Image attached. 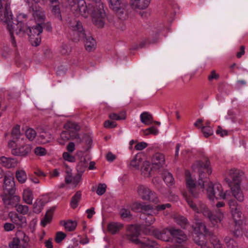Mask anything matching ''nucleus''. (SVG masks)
<instances>
[{
  "label": "nucleus",
  "mask_w": 248,
  "mask_h": 248,
  "mask_svg": "<svg viewBox=\"0 0 248 248\" xmlns=\"http://www.w3.org/2000/svg\"><path fill=\"white\" fill-rule=\"evenodd\" d=\"M17 216V214L15 213L14 214L13 213L10 212L9 214V216L10 217L12 221L16 224L17 226H18L19 227H21V223H20L18 219H17V217H16Z\"/></svg>",
  "instance_id": "obj_47"
},
{
  "label": "nucleus",
  "mask_w": 248,
  "mask_h": 248,
  "mask_svg": "<svg viewBox=\"0 0 248 248\" xmlns=\"http://www.w3.org/2000/svg\"><path fill=\"white\" fill-rule=\"evenodd\" d=\"M51 8V13L54 17L60 21H62V17L60 10V3L55 4L53 5H50Z\"/></svg>",
  "instance_id": "obj_26"
},
{
  "label": "nucleus",
  "mask_w": 248,
  "mask_h": 248,
  "mask_svg": "<svg viewBox=\"0 0 248 248\" xmlns=\"http://www.w3.org/2000/svg\"><path fill=\"white\" fill-rule=\"evenodd\" d=\"M106 158L109 162H112L116 158V155H113L112 153L109 152L106 155Z\"/></svg>",
  "instance_id": "obj_64"
},
{
  "label": "nucleus",
  "mask_w": 248,
  "mask_h": 248,
  "mask_svg": "<svg viewBox=\"0 0 248 248\" xmlns=\"http://www.w3.org/2000/svg\"><path fill=\"white\" fill-rule=\"evenodd\" d=\"M108 6L114 12L116 13L120 19L124 20L126 16L125 12V4L121 0H107Z\"/></svg>",
  "instance_id": "obj_8"
},
{
  "label": "nucleus",
  "mask_w": 248,
  "mask_h": 248,
  "mask_svg": "<svg viewBox=\"0 0 248 248\" xmlns=\"http://www.w3.org/2000/svg\"><path fill=\"white\" fill-rule=\"evenodd\" d=\"M153 234L157 239L163 241L169 242L171 239L170 229H163L162 231L155 230L153 232Z\"/></svg>",
  "instance_id": "obj_17"
},
{
  "label": "nucleus",
  "mask_w": 248,
  "mask_h": 248,
  "mask_svg": "<svg viewBox=\"0 0 248 248\" xmlns=\"http://www.w3.org/2000/svg\"><path fill=\"white\" fill-rule=\"evenodd\" d=\"M4 228L6 231H10L15 229V226L12 223H6L4 225Z\"/></svg>",
  "instance_id": "obj_62"
},
{
  "label": "nucleus",
  "mask_w": 248,
  "mask_h": 248,
  "mask_svg": "<svg viewBox=\"0 0 248 248\" xmlns=\"http://www.w3.org/2000/svg\"><path fill=\"white\" fill-rule=\"evenodd\" d=\"M14 159L11 158H8L5 156H1L0 157V163L2 164L4 166L10 168L12 167V160Z\"/></svg>",
  "instance_id": "obj_36"
},
{
  "label": "nucleus",
  "mask_w": 248,
  "mask_h": 248,
  "mask_svg": "<svg viewBox=\"0 0 248 248\" xmlns=\"http://www.w3.org/2000/svg\"><path fill=\"white\" fill-rule=\"evenodd\" d=\"M3 190L7 193H15L16 188L14 178L12 176L5 175L4 179Z\"/></svg>",
  "instance_id": "obj_15"
},
{
  "label": "nucleus",
  "mask_w": 248,
  "mask_h": 248,
  "mask_svg": "<svg viewBox=\"0 0 248 248\" xmlns=\"http://www.w3.org/2000/svg\"><path fill=\"white\" fill-rule=\"evenodd\" d=\"M184 196L188 204L194 211L198 213H202L203 215L208 218L213 224L220 222L222 220L223 217V214H219L218 216L213 215L204 203L200 202L198 206L190 199V196L188 197L187 194L185 193L184 194Z\"/></svg>",
  "instance_id": "obj_3"
},
{
  "label": "nucleus",
  "mask_w": 248,
  "mask_h": 248,
  "mask_svg": "<svg viewBox=\"0 0 248 248\" xmlns=\"http://www.w3.org/2000/svg\"><path fill=\"white\" fill-rule=\"evenodd\" d=\"M208 197L210 200H213L214 198L218 199H225L226 193L223 192L222 186L220 184L210 183L207 188Z\"/></svg>",
  "instance_id": "obj_7"
},
{
  "label": "nucleus",
  "mask_w": 248,
  "mask_h": 248,
  "mask_svg": "<svg viewBox=\"0 0 248 248\" xmlns=\"http://www.w3.org/2000/svg\"><path fill=\"white\" fill-rule=\"evenodd\" d=\"M81 198V192L78 191L72 197L70 201V205L72 208L75 209L78 205V202Z\"/></svg>",
  "instance_id": "obj_29"
},
{
  "label": "nucleus",
  "mask_w": 248,
  "mask_h": 248,
  "mask_svg": "<svg viewBox=\"0 0 248 248\" xmlns=\"http://www.w3.org/2000/svg\"><path fill=\"white\" fill-rule=\"evenodd\" d=\"M107 186L105 184H99L98 186L96 193L98 195H102L105 193L106 190Z\"/></svg>",
  "instance_id": "obj_48"
},
{
  "label": "nucleus",
  "mask_w": 248,
  "mask_h": 248,
  "mask_svg": "<svg viewBox=\"0 0 248 248\" xmlns=\"http://www.w3.org/2000/svg\"><path fill=\"white\" fill-rule=\"evenodd\" d=\"M150 164L149 161H145L143 163L142 166L141 168V171L142 172H145V174H150L151 171L152 170L153 168H150Z\"/></svg>",
  "instance_id": "obj_38"
},
{
  "label": "nucleus",
  "mask_w": 248,
  "mask_h": 248,
  "mask_svg": "<svg viewBox=\"0 0 248 248\" xmlns=\"http://www.w3.org/2000/svg\"><path fill=\"white\" fill-rule=\"evenodd\" d=\"M229 174L232 179V182L228 178L226 179V181L231 187L232 195L238 201H243L244 195L240 186L241 177L244 174L243 172L235 169H232L230 170Z\"/></svg>",
  "instance_id": "obj_2"
},
{
  "label": "nucleus",
  "mask_w": 248,
  "mask_h": 248,
  "mask_svg": "<svg viewBox=\"0 0 248 248\" xmlns=\"http://www.w3.org/2000/svg\"><path fill=\"white\" fill-rule=\"evenodd\" d=\"M66 237V234L62 232H58L56 234L55 241L57 243H60Z\"/></svg>",
  "instance_id": "obj_42"
},
{
  "label": "nucleus",
  "mask_w": 248,
  "mask_h": 248,
  "mask_svg": "<svg viewBox=\"0 0 248 248\" xmlns=\"http://www.w3.org/2000/svg\"><path fill=\"white\" fill-rule=\"evenodd\" d=\"M120 214L121 217L123 218L131 217H132L130 211L128 209L125 208H122L120 210Z\"/></svg>",
  "instance_id": "obj_44"
},
{
  "label": "nucleus",
  "mask_w": 248,
  "mask_h": 248,
  "mask_svg": "<svg viewBox=\"0 0 248 248\" xmlns=\"http://www.w3.org/2000/svg\"><path fill=\"white\" fill-rule=\"evenodd\" d=\"M171 206L170 204V203H166L161 205H158L157 206H155V210H156L157 211H162L165 210L166 208H169Z\"/></svg>",
  "instance_id": "obj_58"
},
{
  "label": "nucleus",
  "mask_w": 248,
  "mask_h": 248,
  "mask_svg": "<svg viewBox=\"0 0 248 248\" xmlns=\"http://www.w3.org/2000/svg\"><path fill=\"white\" fill-rule=\"evenodd\" d=\"M77 131L69 130L68 133L69 134V137L72 140L77 139L79 140V142H81V139L80 138L79 134L77 132Z\"/></svg>",
  "instance_id": "obj_53"
},
{
  "label": "nucleus",
  "mask_w": 248,
  "mask_h": 248,
  "mask_svg": "<svg viewBox=\"0 0 248 248\" xmlns=\"http://www.w3.org/2000/svg\"><path fill=\"white\" fill-rule=\"evenodd\" d=\"M20 240L18 238H14L13 240L9 243V246L11 248H20Z\"/></svg>",
  "instance_id": "obj_49"
},
{
  "label": "nucleus",
  "mask_w": 248,
  "mask_h": 248,
  "mask_svg": "<svg viewBox=\"0 0 248 248\" xmlns=\"http://www.w3.org/2000/svg\"><path fill=\"white\" fill-rule=\"evenodd\" d=\"M16 176L18 182L20 183H24L27 179V175L24 170H17L16 173Z\"/></svg>",
  "instance_id": "obj_32"
},
{
  "label": "nucleus",
  "mask_w": 248,
  "mask_h": 248,
  "mask_svg": "<svg viewBox=\"0 0 248 248\" xmlns=\"http://www.w3.org/2000/svg\"><path fill=\"white\" fill-rule=\"evenodd\" d=\"M61 224L64 227L65 229L69 232L74 231L77 227V222L76 221L68 220L66 221H62Z\"/></svg>",
  "instance_id": "obj_23"
},
{
  "label": "nucleus",
  "mask_w": 248,
  "mask_h": 248,
  "mask_svg": "<svg viewBox=\"0 0 248 248\" xmlns=\"http://www.w3.org/2000/svg\"><path fill=\"white\" fill-rule=\"evenodd\" d=\"M34 153L37 155L42 156L46 155V151L44 148L41 147H37L34 149Z\"/></svg>",
  "instance_id": "obj_51"
},
{
  "label": "nucleus",
  "mask_w": 248,
  "mask_h": 248,
  "mask_svg": "<svg viewBox=\"0 0 248 248\" xmlns=\"http://www.w3.org/2000/svg\"><path fill=\"white\" fill-rule=\"evenodd\" d=\"M31 44L35 46H38L41 43V36L37 35V36H31L29 38Z\"/></svg>",
  "instance_id": "obj_40"
},
{
  "label": "nucleus",
  "mask_w": 248,
  "mask_h": 248,
  "mask_svg": "<svg viewBox=\"0 0 248 248\" xmlns=\"http://www.w3.org/2000/svg\"><path fill=\"white\" fill-rule=\"evenodd\" d=\"M88 166V162L85 157L81 156L80 161L77 166V170L78 172L83 173Z\"/></svg>",
  "instance_id": "obj_27"
},
{
  "label": "nucleus",
  "mask_w": 248,
  "mask_h": 248,
  "mask_svg": "<svg viewBox=\"0 0 248 248\" xmlns=\"http://www.w3.org/2000/svg\"><path fill=\"white\" fill-rule=\"evenodd\" d=\"M138 192L140 198L146 201H149L155 203L158 201L156 194L151 190L148 187L140 185L138 187Z\"/></svg>",
  "instance_id": "obj_9"
},
{
  "label": "nucleus",
  "mask_w": 248,
  "mask_h": 248,
  "mask_svg": "<svg viewBox=\"0 0 248 248\" xmlns=\"http://www.w3.org/2000/svg\"><path fill=\"white\" fill-rule=\"evenodd\" d=\"M123 227L124 225L122 223L112 222L108 225V229L109 232L114 234L118 232Z\"/></svg>",
  "instance_id": "obj_24"
},
{
  "label": "nucleus",
  "mask_w": 248,
  "mask_h": 248,
  "mask_svg": "<svg viewBox=\"0 0 248 248\" xmlns=\"http://www.w3.org/2000/svg\"><path fill=\"white\" fill-rule=\"evenodd\" d=\"M150 3V0H134L132 5L135 8L144 9L148 7Z\"/></svg>",
  "instance_id": "obj_22"
},
{
  "label": "nucleus",
  "mask_w": 248,
  "mask_h": 248,
  "mask_svg": "<svg viewBox=\"0 0 248 248\" xmlns=\"http://www.w3.org/2000/svg\"><path fill=\"white\" fill-rule=\"evenodd\" d=\"M165 163V156L160 153H155L152 158L153 168L158 169L161 167Z\"/></svg>",
  "instance_id": "obj_18"
},
{
  "label": "nucleus",
  "mask_w": 248,
  "mask_h": 248,
  "mask_svg": "<svg viewBox=\"0 0 248 248\" xmlns=\"http://www.w3.org/2000/svg\"><path fill=\"white\" fill-rule=\"evenodd\" d=\"M37 3L36 2L35 4L32 3L29 7V11L31 13L35 19L38 20L39 21H41L44 20L45 16L42 8L39 7Z\"/></svg>",
  "instance_id": "obj_14"
},
{
  "label": "nucleus",
  "mask_w": 248,
  "mask_h": 248,
  "mask_svg": "<svg viewBox=\"0 0 248 248\" xmlns=\"http://www.w3.org/2000/svg\"><path fill=\"white\" fill-rule=\"evenodd\" d=\"M186 187L191 196L195 198H198L199 192L196 188V183L195 180L191 178L189 172L186 173Z\"/></svg>",
  "instance_id": "obj_13"
},
{
  "label": "nucleus",
  "mask_w": 248,
  "mask_h": 248,
  "mask_svg": "<svg viewBox=\"0 0 248 248\" xmlns=\"http://www.w3.org/2000/svg\"><path fill=\"white\" fill-rule=\"evenodd\" d=\"M219 78V75L217 74L215 70H213L211 72V74L208 76V79L211 81L213 79H217Z\"/></svg>",
  "instance_id": "obj_61"
},
{
  "label": "nucleus",
  "mask_w": 248,
  "mask_h": 248,
  "mask_svg": "<svg viewBox=\"0 0 248 248\" xmlns=\"http://www.w3.org/2000/svg\"><path fill=\"white\" fill-rule=\"evenodd\" d=\"M43 28L42 26V24H38L37 25L32 27L31 28L29 29V31H28V36L29 38L31 36H37V35H40V34L43 31Z\"/></svg>",
  "instance_id": "obj_21"
},
{
  "label": "nucleus",
  "mask_w": 248,
  "mask_h": 248,
  "mask_svg": "<svg viewBox=\"0 0 248 248\" xmlns=\"http://www.w3.org/2000/svg\"><path fill=\"white\" fill-rule=\"evenodd\" d=\"M89 7L91 10V15L94 24L99 28L103 27L106 15L103 3L101 1L91 2L89 3Z\"/></svg>",
  "instance_id": "obj_4"
},
{
  "label": "nucleus",
  "mask_w": 248,
  "mask_h": 248,
  "mask_svg": "<svg viewBox=\"0 0 248 248\" xmlns=\"http://www.w3.org/2000/svg\"><path fill=\"white\" fill-rule=\"evenodd\" d=\"M229 205L232 212L236 213L237 211V202L235 200L232 199L229 201Z\"/></svg>",
  "instance_id": "obj_50"
},
{
  "label": "nucleus",
  "mask_w": 248,
  "mask_h": 248,
  "mask_svg": "<svg viewBox=\"0 0 248 248\" xmlns=\"http://www.w3.org/2000/svg\"><path fill=\"white\" fill-rule=\"evenodd\" d=\"M44 205V203L41 200H36L33 205V212L37 214L40 213L41 212Z\"/></svg>",
  "instance_id": "obj_31"
},
{
  "label": "nucleus",
  "mask_w": 248,
  "mask_h": 248,
  "mask_svg": "<svg viewBox=\"0 0 248 248\" xmlns=\"http://www.w3.org/2000/svg\"><path fill=\"white\" fill-rule=\"evenodd\" d=\"M70 28L71 31L69 32V35L72 41L75 42L83 41L85 43L86 50L89 52L95 49V40L93 38L90 32L84 29L80 21H75L70 25Z\"/></svg>",
  "instance_id": "obj_1"
},
{
  "label": "nucleus",
  "mask_w": 248,
  "mask_h": 248,
  "mask_svg": "<svg viewBox=\"0 0 248 248\" xmlns=\"http://www.w3.org/2000/svg\"><path fill=\"white\" fill-rule=\"evenodd\" d=\"M162 177L167 185L172 186L174 183V179L172 174L167 170H164L162 173Z\"/></svg>",
  "instance_id": "obj_25"
},
{
  "label": "nucleus",
  "mask_w": 248,
  "mask_h": 248,
  "mask_svg": "<svg viewBox=\"0 0 248 248\" xmlns=\"http://www.w3.org/2000/svg\"><path fill=\"white\" fill-rule=\"evenodd\" d=\"M69 128L70 129V130L78 131L80 130V127L76 123H71L67 124Z\"/></svg>",
  "instance_id": "obj_56"
},
{
  "label": "nucleus",
  "mask_w": 248,
  "mask_h": 248,
  "mask_svg": "<svg viewBox=\"0 0 248 248\" xmlns=\"http://www.w3.org/2000/svg\"><path fill=\"white\" fill-rule=\"evenodd\" d=\"M63 158L64 160L69 162H74L76 161V158L74 156L70 155L67 152H64L62 155Z\"/></svg>",
  "instance_id": "obj_52"
},
{
  "label": "nucleus",
  "mask_w": 248,
  "mask_h": 248,
  "mask_svg": "<svg viewBox=\"0 0 248 248\" xmlns=\"http://www.w3.org/2000/svg\"><path fill=\"white\" fill-rule=\"evenodd\" d=\"M224 240L227 248H237V243L230 237L226 236Z\"/></svg>",
  "instance_id": "obj_35"
},
{
  "label": "nucleus",
  "mask_w": 248,
  "mask_h": 248,
  "mask_svg": "<svg viewBox=\"0 0 248 248\" xmlns=\"http://www.w3.org/2000/svg\"><path fill=\"white\" fill-rule=\"evenodd\" d=\"M151 205H144L141 203L136 202L134 204V207L136 209H140L141 212L144 214L146 211H149Z\"/></svg>",
  "instance_id": "obj_34"
},
{
  "label": "nucleus",
  "mask_w": 248,
  "mask_h": 248,
  "mask_svg": "<svg viewBox=\"0 0 248 248\" xmlns=\"http://www.w3.org/2000/svg\"><path fill=\"white\" fill-rule=\"evenodd\" d=\"M23 199L26 203L31 204L33 199L32 192L29 190H24L23 194Z\"/></svg>",
  "instance_id": "obj_30"
},
{
  "label": "nucleus",
  "mask_w": 248,
  "mask_h": 248,
  "mask_svg": "<svg viewBox=\"0 0 248 248\" xmlns=\"http://www.w3.org/2000/svg\"><path fill=\"white\" fill-rule=\"evenodd\" d=\"M177 224L180 225L181 227L185 229L186 228V226L187 224V219L184 217H180L177 219Z\"/></svg>",
  "instance_id": "obj_45"
},
{
  "label": "nucleus",
  "mask_w": 248,
  "mask_h": 248,
  "mask_svg": "<svg viewBox=\"0 0 248 248\" xmlns=\"http://www.w3.org/2000/svg\"><path fill=\"white\" fill-rule=\"evenodd\" d=\"M76 10H78L80 14L85 17L88 16V14H91V10L89 7V4L86 5L84 1L78 2Z\"/></svg>",
  "instance_id": "obj_19"
},
{
  "label": "nucleus",
  "mask_w": 248,
  "mask_h": 248,
  "mask_svg": "<svg viewBox=\"0 0 248 248\" xmlns=\"http://www.w3.org/2000/svg\"><path fill=\"white\" fill-rule=\"evenodd\" d=\"M0 19L3 22L7 24V29L8 30V25L12 24L13 15L10 10V4L7 3L6 5H4L0 10Z\"/></svg>",
  "instance_id": "obj_10"
},
{
  "label": "nucleus",
  "mask_w": 248,
  "mask_h": 248,
  "mask_svg": "<svg viewBox=\"0 0 248 248\" xmlns=\"http://www.w3.org/2000/svg\"><path fill=\"white\" fill-rule=\"evenodd\" d=\"M233 237L235 238L241 237L243 236L242 229L240 226H235L234 230L231 231Z\"/></svg>",
  "instance_id": "obj_37"
},
{
  "label": "nucleus",
  "mask_w": 248,
  "mask_h": 248,
  "mask_svg": "<svg viewBox=\"0 0 248 248\" xmlns=\"http://www.w3.org/2000/svg\"><path fill=\"white\" fill-rule=\"evenodd\" d=\"M82 173L78 172V173L73 178L72 183L76 186L81 181V176Z\"/></svg>",
  "instance_id": "obj_54"
},
{
  "label": "nucleus",
  "mask_w": 248,
  "mask_h": 248,
  "mask_svg": "<svg viewBox=\"0 0 248 248\" xmlns=\"http://www.w3.org/2000/svg\"><path fill=\"white\" fill-rule=\"evenodd\" d=\"M170 232L171 236L176 239L178 243L181 244L187 240L186 234L183 231L179 229L172 227L170 228Z\"/></svg>",
  "instance_id": "obj_16"
},
{
  "label": "nucleus",
  "mask_w": 248,
  "mask_h": 248,
  "mask_svg": "<svg viewBox=\"0 0 248 248\" xmlns=\"http://www.w3.org/2000/svg\"><path fill=\"white\" fill-rule=\"evenodd\" d=\"M55 208V206H53L47 211L44 217L41 221V225L43 227H45L47 224L51 222Z\"/></svg>",
  "instance_id": "obj_20"
},
{
  "label": "nucleus",
  "mask_w": 248,
  "mask_h": 248,
  "mask_svg": "<svg viewBox=\"0 0 248 248\" xmlns=\"http://www.w3.org/2000/svg\"><path fill=\"white\" fill-rule=\"evenodd\" d=\"M15 193H5L2 197L3 202L7 208L16 207L20 201V197L14 195Z\"/></svg>",
  "instance_id": "obj_11"
},
{
  "label": "nucleus",
  "mask_w": 248,
  "mask_h": 248,
  "mask_svg": "<svg viewBox=\"0 0 248 248\" xmlns=\"http://www.w3.org/2000/svg\"><path fill=\"white\" fill-rule=\"evenodd\" d=\"M147 146L148 144L147 143L144 142H140L136 145L135 148L137 150L140 151L147 147Z\"/></svg>",
  "instance_id": "obj_57"
},
{
  "label": "nucleus",
  "mask_w": 248,
  "mask_h": 248,
  "mask_svg": "<svg viewBox=\"0 0 248 248\" xmlns=\"http://www.w3.org/2000/svg\"><path fill=\"white\" fill-rule=\"evenodd\" d=\"M36 133L35 131L32 128H29L26 131V136L30 140H33L35 138Z\"/></svg>",
  "instance_id": "obj_41"
},
{
  "label": "nucleus",
  "mask_w": 248,
  "mask_h": 248,
  "mask_svg": "<svg viewBox=\"0 0 248 248\" xmlns=\"http://www.w3.org/2000/svg\"><path fill=\"white\" fill-rule=\"evenodd\" d=\"M202 131L204 137L208 138L213 134V130L210 126H203L202 127Z\"/></svg>",
  "instance_id": "obj_39"
},
{
  "label": "nucleus",
  "mask_w": 248,
  "mask_h": 248,
  "mask_svg": "<svg viewBox=\"0 0 248 248\" xmlns=\"http://www.w3.org/2000/svg\"><path fill=\"white\" fill-rule=\"evenodd\" d=\"M16 207V211L22 215L27 214L29 211V207L27 205H19Z\"/></svg>",
  "instance_id": "obj_43"
},
{
  "label": "nucleus",
  "mask_w": 248,
  "mask_h": 248,
  "mask_svg": "<svg viewBox=\"0 0 248 248\" xmlns=\"http://www.w3.org/2000/svg\"><path fill=\"white\" fill-rule=\"evenodd\" d=\"M117 124L115 122H111L109 120L105 121L104 126L107 128H113L116 126Z\"/></svg>",
  "instance_id": "obj_55"
},
{
  "label": "nucleus",
  "mask_w": 248,
  "mask_h": 248,
  "mask_svg": "<svg viewBox=\"0 0 248 248\" xmlns=\"http://www.w3.org/2000/svg\"><path fill=\"white\" fill-rule=\"evenodd\" d=\"M141 122L145 124L149 125L153 123V117L147 112H144L140 115Z\"/></svg>",
  "instance_id": "obj_28"
},
{
  "label": "nucleus",
  "mask_w": 248,
  "mask_h": 248,
  "mask_svg": "<svg viewBox=\"0 0 248 248\" xmlns=\"http://www.w3.org/2000/svg\"><path fill=\"white\" fill-rule=\"evenodd\" d=\"M137 157V155L135 156L134 158L131 161L130 165L133 168H135L138 169L140 165L141 158L140 157L139 159H138Z\"/></svg>",
  "instance_id": "obj_46"
},
{
  "label": "nucleus",
  "mask_w": 248,
  "mask_h": 248,
  "mask_svg": "<svg viewBox=\"0 0 248 248\" xmlns=\"http://www.w3.org/2000/svg\"><path fill=\"white\" fill-rule=\"evenodd\" d=\"M11 136L13 139L17 140L20 138L21 134L20 131V125L16 124L14 127L11 131Z\"/></svg>",
  "instance_id": "obj_33"
},
{
  "label": "nucleus",
  "mask_w": 248,
  "mask_h": 248,
  "mask_svg": "<svg viewBox=\"0 0 248 248\" xmlns=\"http://www.w3.org/2000/svg\"><path fill=\"white\" fill-rule=\"evenodd\" d=\"M216 133L220 134L221 137L228 135V131L226 130H223L220 126H218L217 129V130Z\"/></svg>",
  "instance_id": "obj_59"
},
{
  "label": "nucleus",
  "mask_w": 248,
  "mask_h": 248,
  "mask_svg": "<svg viewBox=\"0 0 248 248\" xmlns=\"http://www.w3.org/2000/svg\"><path fill=\"white\" fill-rule=\"evenodd\" d=\"M30 27L22 21H18L16 19L12 21L11 25H8V31L10 34L12 43L14 46H16V41L14 36V32H15L17 35L23 36L25 34L28 35V31Z\"/></svg>",
  "instance_id": "obj_6"
},
{
  "label": "nucleus",
  "mask_w": 248,
  "mask_h": 248,
  "mask_svg": "<svg viewBox=\"0 0 248 248\" xmlns=\"http://www.w3.org/2000/svg\"><path fill=\"white\" fill-rule=\"evenodd\" d=\"M61 53L62 55H66L68 53V47L66 44H62L61 47Z\"/></svg>",
  "instance_id": "obj_63"
},
{
  "label": "nucleus",
  "mask_w": 248,
  "mask_h": 248,
  "mask_svg": "<svg viewBox=\"0 0 248 248\" xmlns=\"http://www.w3.org/2000/svg\"><path fill=\"white\" fill-rule=\"evenodd\" d=\"M31 150L32 146L30 144H26L12 149L11 153L15 156L26 157L31 153Z\"/></svg>",
  "instance_id": "obj_12"
},
{
  "label": "nucleus",
  "mask_w": 248,
  "mask_h": 248,
  "mask_svg": "<svg viewBox=\"0 0 248 248\" xmlns=\"http://www.w3.org/2000/svg\"><path fill=\"white\" fill-rule=\"evenodd\" d=\"M155 221V217L153 216H148L145 219V221L146 225L149 226L153 224Z\"/></svg>",
  "instance_id": "obj_60"
},
{
  "label": "nucleus",
  "mask_w": 248,
  "mask_h": 248,
  "mask_svg": "<svg viewBox=\"0 0 248 248\" xmlns=\"http://www.w3.org/2000/svg\"><path fill=\"white\" fill-rule=\"evenodd\" d=\"M193 170L197 171L199 173L198 185L202 188L204 187V181L202 179L206 177L204 174H207L208 175L212 173V170L210 167V162L208 159L204 161L199 160L195 161L192 166Z\"/></svg>",
  "instance_id": "obj_5"
}]
</instances>
